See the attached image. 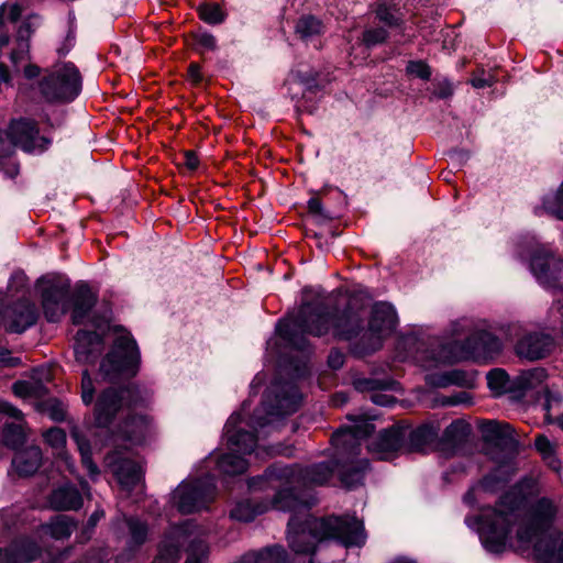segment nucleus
<instances>
[{"instance_id": "49", "label": "nucleus", "mask_w": 563, "mask_h": 563, "mask_svg": "<svg viewBox=\"0 0 563 563\" xmlns=\"http://www.w3.org/2000/svg\"><path fill=\"white\" fill-rule=\"evenodd\" d=\"M386 38H387V32H386V30H384L382 27L367 30L363 34V41L367 46L380 44Z\"/></svg>"}, {"instance_id": "56", "label": "nucleus", "mask_w": 563, "mask_h": 563, "mask_svg": "<svg viewBox=\"0 0 563 563\" xmlns=\"http://www.w3.org/2000/svg\"><path fill=\"white\" fill-rule=\"evenodd\" d=\"M49 416L55 421H62L65 419V410L58 402H52L49 405Z\"/></svg>"}, {"instance_id": "21", "label": "nucleus", "mask_w": 563, "mask_h": 563, "mask_svg": "<svg viewBox=\"0 0 563 563\" xmlns=\"http://www.w3.org/2000/svg\"><path fill=\"white\" fill-rule=\"evenodd\" d=\"M103 350V342L99 334L85 330L78 331L74 346L76 361L80 364H92Z\"/></svg>"}, {"instance_id": "36", "label": "nucleus", "mask_w": 563, "mask_h": 563, "mask_svg": "<svg viewBox=\"0 0 563 563\" xmlns=\"http://www.w3.org/2000/svg\"><path fill=\"white\" fill-rule=\"evenodd\" d=\"M534 445L538 452L547 461L549 466L554 471H559L560 461L555 457V444L552 443L545 435L539 434L536 437Z\"/></svg>"}, {"instance_id": "19", "label": "nucleus", "mask_w": 563, "mask_h": 563, "mask_svg": "<svg viewBox=\"0 0 563 563\" xmlns=\"http://www.w3.org/2000/svg\"><path fill=\"white\" fill-rule=\"evenodd\" d=\"M106 463L123 489L130 490L141 483L143 472L136 462L109 454L106 457Z\"/></svg>"}, {"instance_id": "4", "label": "nucleus", "mask_w": 563, "mask_h": 563, "mask_svg": "<svg viewBox=\"0 0 563 563\" xmlns=\"http://www.w3.org/2000/svg\"><path fill=\"white\" fill-rule=\"evenodd\" d=\"M335 539L344 547H361L365 543L364 527L356 518L307 517L301 526L297 516L288 521V542L296 553H311L317 542Z\"/></svg>"}, {"instance_id": "42", "label": "nucleus", "mask_w": 563, "mask_h": 563, "mask_svg": "<svg viewBox=\"0 0 563 563\" xmlns=\"http://www.w3.org/2000/svg\"><path fill=\"white\" fill-rule=\"evenodd\" d=\"M200 18L210 24H218L224 20V13L217 2L205 3L199 7Z\"/></svg>"}, {"instance_id": "8", "label": "nucleus", "mask_w": 563, "mask_h": 563, "mask_svg": "<svg viewBox=\"0 0 563 563\" xmlns=\"http://www.w3.org/2000/svg\"><path fill=\"white\" fill-rule=\"evenodd\" d=\"M187 549L185 563H206L209 548L206 541V530L191 521L175 526L166 534L158 548V554L153 563H178L180 549Z\"/></svg>"}, {"instance_id": "29", "label": "nucleus", "mask_w": 563, "mask_h": 563, "mask_svg": "<svg viewBox=\"0 0 563 563\" xmlns=\"http://www.w3.org/2000/svg\"><path fill=\"white\" fill-rule=\"evenodd\" d=\"M41 463L42 452L38 446H29L18 452L12 462L15 471L23 476L34 474L41 466Z\"/></svg>"}, {"instance_id": "33", "label": "nucleus", "mask_w": 563, "mask_h": 563, "mask_svg": "<svg viewBox=\"0 0 563 563\" xmlns=\"http://www.w3.org/2000/svg\"><path fill=\"white\" fill-rule=\"evenodd\" d=\"M470 426L462 421L455 420L451 422L444 430L443 441L451 446L462 443L470 434Z\"/></svg>"}, {"instance_id": "31", "label": "nucleus", "mask_w": 563, "mask_h": 563, "mask_svg": "<svg viewBox=\"0 0 563 563\" xmlns=\"http://www.w3.org/2000/svg\"><path fill=\"white\" fill-rule=\"evenodd\" d=\"M547 377L545 369L541 367L522 371L515 378L514 387L520 391L536 389L545 382Z\"/></svg>"}, {"instance_id": "46", "label": "nucleus", "mask_w": 563, "mask_h": 563, "mask_svg": "<svg viewBox=\"0 0 563 563\" xmlns=\"http://www.w3.org/2000/svg\"><path fill=\"white\" fill-rule=\"evenodd\" d=\"M46 442L55 450H63L66 443V434L59 428L49 429L45 434Z\"/></svg>"}, {"instance_id": "23", "label": "nucleus", "mask_w": 563, "mask_h": 563, "mask_svg": "<svg viewBox=\"0 0 563 563\" xmlns=\"http://www.w3.org/2000/svg\"><path fill=\"white\" fill-rule=\"evenodd\" d=\"M404 432L399 429H388L379 433L368 445L369 452L379 460H389L401 449Z\"/></svg>"}, {"instance_id": "12", "label": "nucleus", "mask_w": 563, "mask_h": 563, "mask_svg": "<svg viewBox=\"0 0 563 563\" xmlns=\"http://www.w3.org/2000/svg\"><path fill=\"white\" fill-rule=\"evenodd\" d=\"M150 399V393L139 386L123 389L106 388L97 398L95 406L96 421L101 427H108L124 407H136Z\"/></svg>"}, {"instance_id": "30", "label": "nucleus", "mask_w": 563, "mask_h": 563, "mask_svg": "<svg viewBox=\"0 0 563 563\" xmlns=\"http://www.w3.org/2000/svg\"><path fill=\"white\" fill-rule=\"evenodd\" d=\"M427 383L433 387H446L450 385L471 387L473 385V377L463 371L453 369L444 374L428 375Z\"/></svg>"}, {"instance_id": "15", "label": "nucleus", "mask_w": 563, "mask_h": 563, "mask_svg": "<svg viewBox=\"0 0 563 563\" xmlns=\"http://www.w3.org/2000/svg\"><path fill=\"white\" fill-rule=\"evenodd\" d=\"M530 269L544 287L563 289V258L553 256L543 247H538L531 255Z\"/></svg>"}, {"instance_id": "1", "label": "nucleus", "mask_w": 563, "mask_h": 563, "mask_svg": "<svg viewBox=\"0 0 563 563\" xmlns=\"http://www.w3.org/2000/svg\"><path fill=\"white\" fill-rule=\"evenodd\" d=\"M367 311L351 299L339 313L332 314L325 299L318 298L313 302H303L296 314L279 321L277 332L291 346L306 350L308 341L303 334L322 336L330 331L332 334L346 341H354L360 354L363 351V334L366 332Z\"/></svg>"}, {"instance_id": "52", "label": "nucleus", "mask_w": 563, "mask_h": 563, "mask_svg": "<svg viewBox=\"0 0 563 563\" xmlns=\"http://www.w3.org/2000/svg\"><path fill=\"white\" fill-rule=\"evenodd\" d=\"M407 71L422 79H428L431 75L429 66L423 62H410Z\"/></svg>"}, {"instance_id": "10", "label": "nucleus", "mask_w": 563, "mask_h": 563, "mask_svg": "<svg viewBox=\"0 0 563 563\" xmlns=\"http://www.w3.org/2000/svg\"><path fill=\"white\" fill-rule=\"evenodd\" d=\"M141 356L131 334L120 329L110 352L102 360L99 374L110 382L132 377L140 367Z\"/></svg>"}, {"instance_id": "38", "label": "nucleus", "mask_w": 563, "mask_h": 563, "mask_svg": "<svg viewBox=\"0 0 563 563\" xmlns=\"http://www.w3.org/2000/svg\"><path fill=\"white\" fill-rule=\"evenodd\" d=\"M265 510V507L254 506L251 501L244 500L238 503L231 510L230 515L235 520L247 522L253 520L256 515L262 514Z\"/></svg>"}, {"instance_id": "64", "label": "nucleus", "mask_w": 563, "mask_h": 563, "mask_svg": "<svg viewBox=\"0 0 563 563\" xmlns=\"http://www.w3.org/2000/svg\"><path fill=\"white\" fill-rule=\"evenodd\" d=\"M473 87L475 88H485L492 86L493 81L490 78H484V77H474L471 80Z\"/></svg>"}, {"instance_id": "18", "label": "nucleus", "mask_w": 563, "mask_h": 563, "mask_svg": "<svg viewBox=\"0 0 563 563\" xmlns=\"http://www.w3.org/2000/svg\"><path fill=\"white\" fill-rule=\"evenodd\" d=\"M554 340L551 335L542 332H527L516 344V353L529 361H537L551 353Z\"/></svg>"}, {"instance_id": "47", "label": "nucleus", "mask_w": 563, "mask_h": 563, "mask_svg": "<svg viewBox=\"0 0 563 563\" xmlns=\"http://www.w3.org/2000/svg\"><path fill=\"white\" fill-rule=\"evenodd\" d=\"M376 15L379 19V21H382L390 26L396 25L399 21L396 10L391 7H387L385 3L378 4V7L376 9Z\"/></svg>"}, {"instance_id": "34", "label": "nucleus", "mask_w": 563, "mask_h": 563, "mask_svg": "<svg viewBox=\"0 0 563 563\" xmlns=\"http://www.w3.org/2000/svg\"><path fill=\"white\" fill-rule=\"evenodd\" d=\"M540 210H543L559 220H563V184L556 191L550 192L543 197Z\"/></svg>"}, {"instance_id": "35", "label": "nucleus", "mask_w": 563, "mask_h": 563, "mask_svg": "<svg viewBox=\"0 0 563 563\" xmlns=\"http://www.w3.org/2000/svg\"><path fill=\"white\" fill-rule=\"evenodd\" d=\"M251 555L256 563H288L287 552L280 545L267 547L258 552H252Z\"/></svg>"}, {"instance_id": "55", "label": "nucleus", "mask_w": 563, "mask_h": 563, "mask_svg": "<svg viewBox=\"0 0 563 563\" xmlns=\"http://www.w3.org/2000/svg\"><path fill=\"white\" fill-rule=\"evenodd\" d=\"M328 364L333 369H339L344 364V355L340 351H331L328 356Z\"/></svg>"}, {"instance_id": "39", "label": "nucleus", "mask_w": 563, "mask_h": 563, "mask_svg": "<svg viewBox=\"0 0 563 563\" xmlns=\"http://www.w3.org/2000/svg\"><path fill=\"white\" fill-rule=\"evenodd\" d=\"M73 438L75 439L81 454L82 465L87 468L89 476L95 478L99 475V470L98 466L92 462L90 455V445L88 441H86L77 431L73 433Z\"/></svg>"}, {"instance_id": "37", "label": "nucleus", "mask_w": 563, "mask_h": 563, "mask_svg": "<svg viewBox=\"0 0 563 563\" xmlns=\"http://www.w3.org/2000/svg\"><path fill=\"white\" fill-rule=\"evenodd\" d=\"M321 32L322 24L314 16H302L296 24V33L305 41L319 35Z\"/></svg>"}, {"instance_id": "28", "label": "nucleus", "mask_w": 563, "mask_h": 563, "mask_svg": "<svg viewBox=\"0 0 563 563\" xmlns=\"http://www.w3.org/2000/svg\"><path fill=\"white\" fill-rule=\"evenodd\" d=\"M440 427L437 423H424L410 432L409 445L412 451H427L438 439Z\"/></svg>"}, {"instance_id": "59", "label": "nucleus", "mask_w": 563, "mask_h": 563, "mask_svg": "<svg viewBox=\"0 0 563 563\" xmlns=\"http://www.w3.org/2000/svg\"><path fill=\"white\" fill-rule=\"evenodd\" d=\"M453 93V87L449 81H443L439 84L438 90L435 91V95L439 98H448Z\"/></svg>"}, {"instance_id": "54", "label": "nucleus", "mask_w": 563, "mask_h": 563, "mask_svg": "<svg viewBox=\"0 0 563 563\" xmlns=\"http://www.w3.org/2000/svg\"><path fill=\"white\" fill-rule=\"evenodd\" d=\"M544 396V409L549 411L553 406L558 405L562 400V394L558 390L545 387L543 390Z\"/></svg>"}, {"instance_id": "6", "label": "nucleus", "mask_w": 563, "mask_h": 563, "mask_svg": "<svg viewBox=\"0 0 563 563\" xmlns=\"http://www.w3.org/2000/svg\"><path fill=\"white\" fill-rule=\"evenodd\" d=\"M416 336L408 335L400 340L399 346L406 350L404 357H412L426 368L440 364H451L464 360L486 361L493 358L501 350L500 341L489 332L478 331L468 336L464 344L456 342L441 346L435 354L423 347Z\"/></svg>"}, {"instance_id": "9", "label": "nucleus", "mask_w": 563, "mask_h": 563, "mask_svg": "<svg viewBox=\"0 0 563 563\" xmlns=\"http://www.w3.org/2000/svg\"><path fill=\"white\" fill-rule=\"evenodd\" d=\"M373 430L372 423L362 420L338 430L332 437V442L339 453L347 455L340 466L336 465L340 481L347 488L362 484L368 463L365 460H355L354 457L358 454L360 441L369 435Z\"/></svg>"}, {"instance_id": "27", "label": "nucleus", "mask_w": 563, "mask_h": 563, "mask_svg": "<svg viewBox=\"0 0 563 563\" xmlns=\"http://www.w3.org/2000/svg\"><path fill=\"white\" fill-rule=\"evenodd\" d=\"M151 432V419L147 416H131L120 427V435L136 444L146 439Z\"/></svg>"}, {"instance_id": "43", "label": "nucleus", "mask_w": 563, "mask_h": 563, "mask_svg": "<svg viewBox=\"0 0 563 563\" xmlns=\"http://www.w3.org/2000/svg\"><path fill=\"white\" fill-rule=\"evenodd\" d=\"M485 432L492 440H505L511 438L512 428L508 423L488 421L486 423Z\"/></svg>"}, {"instance_id": "61", "label": "nucleus", "mask_w": 563, "mask_h": 563, "mask_svg": "<svg viewBox=\"0 0 563 563\" xmlns=\"http://www.w3.org/2000/svg\"><path fill=\"white\" fill-rule=\"evenodd\" d=\"M188 76L194 82H200L202 79L200 66L198 64H190L188 68Z\"/></svg>"}, {"instance_id": "62", "label": "nucleus", "mask_w": 563, "mask_h": 563, "mask_svg": "<svg viewBox=\"0 0 563 563\" xmlns=\"http://www.w3.org/2000/svg\"><path fill=\"white\" fill-rule=\"evenodd\" d=\"M371 399L379 406H389L393 402L391 398L384 394H374L371 396Z\"/></svg>"}, {"instance_id": "26", "label": "nucleus", "mask_w": 563, "mask_h": 563, "mask_svg": "<svg viewBox=\"0 0 563 563\" xmlns=\"http://www.w3.org/2000/svg\"><path fill=\"white\" fill-rule=\"evenodd\" d=\"M48 503L56 510H76L81 507L82 498L76 487L64 485L53 490Z\"/></svg>"}, {"instance_id": "24", "label": "nucleus", "mask_w": 563, "mask_h": 563, "mask_svg": "<svg viewBox=\"0 0 563 563\" xmlns=\"http://www.w3.org/2000/svg\"><path fill=\"white\" fill-rule=\"evenodd\" d=\"M37 25L38 18L29 16L27 19L23 20L21 25L19 26L15 40L16 47L12 51L10 55V59L15 67H18L21 62L29 59V38Z\"/></svg>"}, {"instance_id": "3", "label": "nucleus", "mask_w": 563, "mask_h": 563, "mask_svg": "<svg viewBox=\"0 0 563 563\" xmlns=\"http://www.w3.org/2000/svg\"><path fill=\"white\" fill-rule=\"evenodd\" d=\"M559 507L558 501L542 497L518 522L516 548L526 550L533 545L537 563H563V536L552 529Z\"/></svg>"}, {"instance_id": "32", "label": "nucleus", "mask_w": 563, "mask_h": 563, "mask_svg": "<svg viewBox=\"0 0 563 563\" xmlns=\"http://www.w3.org/2000/svg\"><path fill=\"white\" fill-rule=\"evenodd\" d=\"M96 299L88 288H80L75 297L73 321L74 323H82L90 309L93 307Z\"/></svg>"}, {"instance_id": "57", "label": "nucleus", "mask_w": 563, "mask_h": 563, "mask_svg": "<svg viewBox=\"0 0 563 563\" xmlns=\"http://www.w3.org/2000/svg\"><path fill=\"white\" fill-rule=\"evenodd\" d=\"M354 386L357 390L364 391V390H373L377 387V382L373 379H356L354 382Z\"/></svg>"}, {"instance_id": "45", "label": "nucleus", "mask_w": 563, "mask_h": 563, "mask_svg": "<svg viewBox=\"0 0 563 563\" xmlns=\"http://www.w3.org/2000/svg\"><path fill=\"white\" fill-rule=\"evenodd\" d=\"M96 386L87 369L82 372L81 378V399L85 405L92 404L95 399Z\"/></svg>"}, {"instance_id": "14", "label": "nucleus", "mask_w": 563, "mask_h": 563, "mask_svg": "<svg viewBox=\"0 0 563 563\" xmlns=\"http://www.w3.org/2000/svg\"><path fill=\"white\" fill-rule=\"evenodd\" d=\"M398 323L395 308L387 302L375 303L366 321L363 334V351L372 353L382 347L383 341L389 336Z\"/></svg>"}, {"instance_id": "44", "label": "nucleus", "mask_w": 563, "mask_h": 563, "mask_svg": "<svg viewBox=\"0 0 563 563\" xmlns=\"http://www.w3.org/2000/svg\"><path fill=\"white\" fill-rule=\"evenodd\" d=\"M508 375L504 369L496 368L492 369L487 374V384L489 388L497 394H500L507 389Z\"/></svg>"}, {"instance_id": "25", "label": "nucleus", "mask_w": 563, "mask_h": 563, "mask_svg": "<svg viewBox=\"0 0 563 563\" xmlns=\"http://www.w3.org/2000/svg\"><path fill=\"white\" fill-rule=\"evenodd\" d=\"M38 547L29 539L14 541L9 550L3 553L0 550V563H29L37 558Z\"/></svg>"}, {"instance_id": "40", "label": "nucleus", "mask_w": 563, "mask_h": 563, "mask_svg": "<svg viewBox=\"0 0 563 563\" xmlns=\"http://www.w3.org/2000/svg\"><path fill=\"white\" fill-rule=\"evenodd\" d=\"M47 532L55 539H64L71 534L74 523L67 516H57L46 527Z\"/></svg>"}, {"instance_id": "60", "label": "nucleus", "mask_w": 563, "mask_h": 563, "mask_svg": "<svg viewBox=\"0 0 563 563\" xmlns=\"http://www.w3.org/2000/svg\"><path fill=\"white\" fill-rule=\"evenodd\" d=\"M308 208H309V211L312 212V213H317V214H322L324 217H330L329 214H325L322 210V203L319 199L317 198H311L309 201H308Z\"/></svg>"}, {"instance_id": "7", "label": "nucleus", "mask_w": 563, "mask_h": 563, "mask_svg": "<svg viewBox=\"0 0 563 563\" xmlns=\"http://www.w3.org/2000/svg\"><path fill=\"white\" fill-rule=\"evenodd\" d=\"M332 463H319L307 468L275 467L269 472L271 478L285 479L290 487L279 490L273 507L284 511L300 512L307 509L308 503L300 500L294 490L307 485H322L332 476Z\"/></svg>"}, {"instance_id": "2", "label": "nucleus", "mask_w": 563, "mask_h": 563, "mask_svg": "<svg viewBox=\"0 0 563 563\" xmlns=\"http://www.w3.org/2000/svg\"><path fill=\"white\" fill-rule=\"evenodd\" d=\"M300 402L301 396L294 383L275 382L265 395L262 407L249 421H244L243 418L247 409L244 404L242 411L233 413L225 423L224 434L231 452L218 459L219 470L228 475L243 473L247 468V462L243 455L250 454L256 445L254 434L245 427L256 429L268 426L277 418L296 412Z\"/></svg>"}, {"instance_id": "51", "label": "nucleus", "mask_w": 563, "mask_h": 563, "mask_svg": "<svg viewBox=\"0 0 563 563\" xmlns=\"http://www.w3.org/2000/svg\"><path fill=\"white\" fill-rule=\"evenodd\" d=\"M13 391L19 397H29L38 394L37 388L32 382H16L13 385Z\"/></svg>"}, {"instance_id": "41", "label": "nucleus", "mask_w": 563, "mask_h": 563, "mask_svg": "<svg viewBox=\"0 0 563 563\" xmlns=\"http://www.w3.org/2000/svg\"><path fill=\"white\" fill-rule=\"evenodd\" d=\"M125 522L131 536L129 541V549L133 550L134 548L145 542L147 536V527L134 518H129L125 520Z\"/></svg>"}, {"instance_id": "22", "label": "nucleus", "mask_w": 563, "mask_h": 563, "mask_svg": "<svg viewBox=\"0 0 563 563\" xmlns=\"http://www.w3.org/2000/svg\"><path fill=\"white\" fill-rule=\"evenodd\" d=\"M0 412L14 418L16 422L7 423L3 429V441L8 446L16 449L22 445L26 438L23 413L8 401L0 400Z\"/></svg>"}, {"instance_id": "53", "label": "nucleus", "mask_w": 563, "mask_h": 563, "mask_svg": "<svg viewBox=\"0 0 563 563\" xmlns=\"http://www.w3.org/2000/svg\"><path fill=\"white\" fill-rule=\"evenodd\" d=\"M468 396L466 393H459L453 396H441L437 398V405L440 406H455L460 404H465L468 401Z\"/></svg>"}, {"instance_id": "50", "label": "nucleus", "mask_w": 563, "mask_h": 563, "mask_svg": "<svg viewBox=\"0 0 563 563\" xmlns=\"http://www.w3.org/2000/svg\"><path fill=\"white\" fill-rule=\"evenodd\" d=\"M9 131H0V158L8 157L14 153L16 145L9 137Z\"/></svg>"}, {"instance_id": "11", "label": "nucleus", "mask_w": 563, "mask_h": 563, "mask_svg": "<svg viewBox=\"0 0 563 563\" xmlns=\"http://www.w3.org/2000/svg\"><path fill=\"white\" fill-rule=\"evenodd\" d=\"M37 87L41 97L47 102H70L81 90V76L71 63L56 64L45 70Z\"/></svg>"}, {"instance_id": "48", "label": "nucleus", "mask_w": 563, "mask_h": 563, "mask_svg": "<svg viewBox=\"0 0 563 563\" xmlns=\"http://www.w3.org/2000/svg\"><path fill=\"white\" fill-rule=\"evenodd\" d=\"M8 15V20L10 22H15L22 14V7L18 3H13L11 5L2 4L0 7V30L4 24V16Z\"/></svg>"}, {"instance_id": "5", "label": "nucleus", "mask_w": 563, "mask_h": 563, "mask_svg": "<svg viewBox=\"0 0 563 563\" xmlns=\"http://www.w3.org/2000/svg\"><path fill=\"white\" fill-rule=\"evenodd\" d=\"M534 479H525L507 493L495 508H486L481 516L479 538L484 548L492 553L505 551L512 544L511 527L519 519V509L528 495L540 493Z\"/></svg>"}, {"instance_id": "16", "label": "nucleus", "mask_w": 563, "mask_h": 563, "mask_svg": "<svg viewBox=\"0 0 563 563\" xmlns=\"http://www.w3.org/2000/svg\"><path fill=\"white\" fill-rule=\"evenodd\" d=\"M41 296L44 313L48 321L55 322L65 313L69 284L58 279H41Z\"/></svg>"}, {"instance_id": "13", "label": "nucleus", "mask_w": 563, "mask_h": 563, "mask_svg": "<svg viewBox=\"0 0 563 563\" xmlns=\"http://www.w3.org/2000/svg\"><path fill=\"white\" fill-rule=\"evenodd\" d=\"M216 496L213 477L206 476L195 481H185L172 495L173 505L181 514H191L205 509Z\"/></svg>"}, {"instance_id": "58", "label": "nucleus", "mask_w": 563, "mask_h": 563, "mask_svg": "<svg viewBox=\"0 0 563 563\" xmlns=\"http://www.w3.org/2000/svg\"><path fill=\"white\" fill-rule=\"evenodd\" d=\"M198 44L206 49L216 48V38L211 34H201L198 37Z\"/></svg>"}, {"instance_id": "63", "label": "nucleus", "mask_w": 563, "mask_h": 563, "mask_svg": "<svg viewBox=\"0 0 563 563\" xmlns=\"http://www.w3.org/2000/svg\"><path fill=\"white\" fill-rule=\"evenodd\" d=\"M198 163H199L198 157L196 156V154L194 152H186L185 153V165L189 169L197 168Z\"/></svg>"}, {"instance_id": "17", "label": "nucleus", "mask_w": 563, "mask_h": 563, "mask_svg": "<svg viewBox=\"0 0 563 563\" xmlns=\"http://www.w3.org/2000/svg\"><path fill=\"white\" fill-rule=\"evenodd\" d=\"M7 130L9 131V137L12 139L16 147L27 153H41L51 143L48 139L38 135V129L33 120H12Z\"/></svg>"}, {"instance_id": "20", "label": "nucleus", "mask_w": 563, "mask_h": 563, "mask_svg": "<svg viewBox=\"0 0 563 563\" xmlns=\"http://www.w3.org/2000/svg\"><path fill=\"white\" fill-rule=\"evenodd\" d=\"M37 318L35 306L29 300H21L5 312V328L10 332L22 333L32 327Z\"/></svg>"}]
</instances>
